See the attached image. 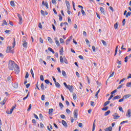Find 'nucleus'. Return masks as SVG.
<instances>
[{
	"instance_id": "nucleus-1",
	"label": "nucleus",
	"mask_w": 131,
	"mask_h": 131,
	"mask_svg": "<svg viewBox=\"0 0 131 131\" xmlns=\"http://www.w3.org/2000/svg\"><path fill=\"white\" fill-rule=\"evenodd\" d=\"M17 66H18V64H16L14 61L9 60L8 64V68L9 70H14Z\"/></svg>"
},
{
	"instance_id": "nucleus-2",
	"label": "nucleus",
	"mask_w": 131,
	"mask_h": 131,
	"mask_svg": "<svg viewBox=\"0 0 131 131\" xmlns=\"http://www.w3.org/2000/svg\"><path fill=\"white\" fill-rule=\"evenodd\" d=\"M60 63H65L66 64H68V61L66 59V57H63L62 56H60Z\"/></svg>"
},
{
	"instance_id": "nucleus-3",
	"label": "nucleus",
	"mask_w": 131,
	"mask_h": 131,
	"mask_svg": "<svg viewBox=\"0 0 131 131\" xmlns=\"http://www.w3.org/2000/svg\"><path fill=\"white\" fill-rule=\"evenodd\" d=\"M17 16L18 18L19 19V24L21 25L22 23H23V19L22 18V16L20 15V14H17Z\"/></svg>"
},
{
	"instance_id": "nucleus-4",
	"label": "nucleus",
	"mask_w": 131,
	"mask_h": 131,
	"mask_svg": "<svg viewBox=\"0 0 131 131\" xmlns=\"http://www.w3.org/2000/svg\"><path fill=\"white\" fill-rule=\"evenodd\" d=\"M54 40H55V43L58 47H60V42H59V40H58V37H55Z\"/></svg>"
},
{
	"instance_id": "nucleus-5",
	"label": "nucleus",
	"mask_w": 131,
	"mask_h": 131,
	"mask_svg": "<svg viewBox=\"0 0 131 131\" xmlns=\"http://www.w3.org/2000/svg\"><path fill=\"white\" fill-rule=\"evenodd\" d=\"M77 116H78V111L77 110H75L74 111V118H77Z\"/></svg>"
},
{
	"instance_id": "nucleus-6",
	"label": "nucleus",
	"mask_w": 131,
	"mask_h": 131,
	"mask_svg": "<svg viewBox=\"0 0 131 131\" xmlns=\"http://www.w3.org/2000/svg\"><path fill=\"white\" fill-rule=\"evenodd\" d=\"M14 71L16 73L18 74L19 72H20V69L19 68V67L18 66H16L14 69Z\"/></svg>"
},
{
	"instance_id": "nucleus-7",
	"label": "nucleus",
	"mask_w": 131,
	"mask_h": 131,
	"mask_svg": "<svg viewBox=\"0 0 131 131\" xmlns=\"http://www.w3.org/2000/svg\"><path fill=\"white\" fill-rule=\"evenodd\" d=\"M66 5L68 10H70V3H69L68 1H66Z\"/></svg>"
},
{
	"instance_id": "nucleus-8",
	"label": "nucleus",
	"mask_w": 131,
	"mask_h": 131,
	"mask_svg": "<svg viewBox=\"0 0 131 131\" xmlns=\"http://www.w3.org/2000/svg\"><path fill=\"white\" fill-rule=\"evenodd\" d=\"M6 53H12V47H7V50H6Z\"/></svg>"
},
{
	"instance_id": "nucleus-9",
	"label": "nucleus",
	"mask_w": 131,
	"mask_h": 131,
	"mask_svg": "<svg viewBox=\"0 0 131 131\" xmlns=\"http://www.w3.org/2000/svg\"><path fill=\"white\" fill-rule=\"evenodd\" d=\"M67 89H68L71 93H72V92H73V89L72 88V86L70 85V84L68 85V87H67Z\"/></svg>"
},
{
	"instance_id": "nucleus-10",
	"label": "nucleus",
	"mask_w": 131,
	"mask_h": 131,
	"mask_svg": "<svg viewBox=\"0 0 131 131\" xmlns=\"http://www.w3.org/2000/svg\"><path fill=\"white\" fill-rule=\"evenodd\" d=\"M15 108H16V106H12V108L11 109H10V111L6 112V113H7L8 114H12V113H13V111H14V109H15Z\"/></svg>"
},
{
	"instance_id": "nucleus-11",
	"label": "nucleus",
	"mask_w": 131,
	"mask_h": 131,
	"mask_svg": "<svg viewBox=\"0 0 131 131\" xmlns=\"http://www.w3.org/2000/svg\"><path fill=\"white\" fill-rule=\"evenodd\" d=\"M23 47L25 48V49H27L28 47H27V42L26 41V40H24L23 41Z\"/></svg>"
},
{
	"instance_id": "nucleus-12",
	"label": "nucleus",
	"mask_w": 131,
	"mask_h": 131,
	"mask_svg": "<svg viewBox=\"0 0 131 131\" xmlns=\"http://www.w3.org/2000/svg\"><path fill=\"white\" fill-rule=\"evenodd\" d=\"M72 39V36H71L69 38H68V39L66 40V45H69V43L70 42V40Z\"/></svg>"
},
{
	"instance_id": "nucleus-13",
	"label": "nucleus",
	"mask_w": 131,
	"mask_h": 131,
	"mask_svg": "<svg viewBox=\"0 0 131 131\" xmlns=\"http://www.w3.org/2000/svg\"><path fill=\"white\" fill-rule=\"evenodd\" d=\"M131 110L130 109L128 110L127 111V113L126 115V116H127V117H130L131 116Z\"/></svg>"
},
{
	"instance_id": "nucleus-14",
	"label": "nucleus",
	"mask_w": 131,
	"mask_h": 131,
	"mask_svg": "<svg viewBox=\"0 0 131 131\" xmlns=\"http://www.w3.org/2000/svg\"><path fill=\"white\" fill-rule=\"evenodd\" d=\"M113 116L114 117V119H118V118L120 117V116H118L117 113H115L114 115H113Z\"/></svg>"
},
{
	"instance_id": "nucleus-15",
	"label": "nucleus",
	"mask_w": 131,
	"mask_h": 131,
	"mask_svg": "<svg viewBox=\"0 0 131 131\" xmlns=\"http://www.w3.org/2000/svg\"><path fill=\"white\" fill-rule=\"evenodd\" d=\"M61 122L62 123V125L65 126V127H67V126H68V125H67V122H66V121H65L64 120H62Z\"/></svg>"
},
{
	"instance_id": "nucleus-16",
	"label": "nucleus",
	"mask_w": 131,
	"mask_h": 131,
	"mask_svg": "<svg viewBox=\"0 0 131 131\" xmlns=\"http://www.w3.org/2000/svg\"><path fill=\"white\" fill-rule=\"evenodd\" d=\"M120 98H121L120 95H117L113 98V100L114 101V100H118V99H120Z\"/></svg>"
},
{
	"instance_id": "nucleus-17",
	"label": "nucleus",
	"mask_w": 131,
	"mask_h": 131,
	"mask_svg": "<svg viewBox=\"0 0 131 131\" xmlns=\"http://www.w3.org/2000/svg\"><path fill=\"white\" fill-rule=\"evenodd\" d=\"M100 12H101L102 14H105V9H104V8L100 7Z\"/></svg>"
},
{
	"instance_id": "nucleus-18",
	"label": "nucleus",
	"mask_w": 131,
	"mask_h": 131,
	"mask_svg": "<svg viewBox=\"0 0 131 131\" xmlns=\"http://www.w3.org/2000/svg\"><path fill=\"white\" fill-rule=\"evenodd\" d=\"M130 97H131V95L130 94H126V95H125L123 98L124 99H128V98H129Z\"/></svg>"
},
{
	"instance_id": "nucleus-19",
	"label": "nucleus",
	"mask_w": 131,
	"mask_h": 131,
	"mask_svg": "<svg viewBox=\"0 0 131 131\" xmlns=\"http://www.w3.org/2000/svg\"><path fill=\"white\" fill-rule=\"evenodd\" d=\"M55 84L58 89H60V88H61V85H60V83H59V82H55Z\"/></svg>"
},
{
	"instance_id": "nucleus-20",
	"label": "nucleus",
	"mask_w": 131,
	"mask_h": 131,
	"mask_svg": "<svg viewBox=\"0 0 131 131\" xmlns=\"http://www.w3.org/2000/svg\"><path fill=\"white\" fill-rule=\"evenodd\" d=\"M105 131H112V127L110 126L105 129Z\"/></svg>"
},
{
	"instance_id": "nucleus-21",
	"label": "nucleus",
	"mask_w": 131,
	"mask_h": 131,
	"mask_svg": "<svg viewBox=\"0 0 131 131\" xmlns=\"http://www.w3.org/2000/svg\"><path fill=\"white\" fill-rule=\"evenodd\" d=\"M48 40L50 43H53V39L50 37H48Z\"/></svg>"
},
{
	"instance_id": "nucleus-22",
	"label": "nucleus",
	"mask_w": 131,
	"mask_h": 131,
	"mask_svg": "<svg viewBox=\"0 0 131 131\" xmlns=\"http://www.w3.org/2000/svg\"><path fill=\"white\" fill-rule=\"evenodd\" d=\"M54 112V109L53 108H50L49 109V114H52L53 113V112Z\"/></svg>"
},
{
	"instance_id": "nucleus-23",
	"label": "nucleus",
	"mask_w": 131,
	"mask_h": 131,
	"mask_svg": "<svg viewBox=\"0 0 131 131\" xmlns=\"http://www.w3.org/2000/svg\"><path fill=\"white\" fill-rule=\"evenodd\" d=\"M48 51H50V52H51V53H52L53 54H55V51H54L53 50V49H52V48L51 47L48 48Z\"/></svg>"
},
{
	"instance_id": "nucleus-24",
	"label": "nucleus",
	"mask_w": 131,
	"mask_h": 131,
	"mask_svg": "<svg viewBox=\"0 0 131 131\" xmlns=\"http://www.w3.org/2000/svg\"><path fill=\"white\" fill-rule=\"evenodd\" d=\"M114 27L115 29H117V28H118V22H117V23L114 25Z\"/></svg>"
},
{
	"instance_id": "nucleus-25",
	"label": "nucleus",
	"mask_w": 131,
	"mask_h": 131,
	"mask_svg": "<svg viewBox=\"0 0 131 131\" xmlns=\"http://www.w3.org/2000/svg\"><path fill=\"white\" fill-rule=\"evenodd\" d=\"M63 53H64V50L63 49V48H62L60 50H59V54L60 55H63Z\"/></svg>"
},
{
	"instance_id": "nucleus-26",
	"label": "nucleus",
	"mask_w": 131,
	"mask_h": 131,
	"mask_svg": "<svg viewBox=\"0 0 131 131\" xmlns=\"http://www.w3.org/2000/svg\"><path fill=\"white\" fill-rule=\"evenodd\" d=\"M111 112L110 111H107L105 113L104 116H107V115H109V114H110Z\"/></svg>"
},
{
	"instance_id": "nucleus-27",
	"label": "nucleus",
	"mask_w": 131,
	"mask_h": 131,
	"mask_svg": "<svg viewBox=\"0 0 131 131\" xmlns=\"http://www.w3.org/2000/svg\"><path fill=\"white\" fill-rule=\"evenodd\" d=\"M4 23L2 24V26H4L5 25H8V23H7V21L6 20H3Z\"/></svg>"
},
{
	"instance_id": "nucleus-28",
	"label": "nucleus",
	"mask_w": 131,
	"mask_h": 131,
	"mask_svg": "<svg viewBox=\"0 0 131 131\" xmlns=\"http://www.w3.org/2000/svg\"><path fill=\"white\" fill-rule=\"evenodd\" d=\"M126 86H127V88H131V82H127L126 84Z\"/></svg>"
},
{
	"instance_id": "nucleus-29",
	"label": "nucleus",
	"mask_w": 131,
	"mask_h": 131,
	"mask_svg": "<svg viewBox=\"0 0 131 131\" xmlns=\"http://www.w3.org/2000/svg\"><path fill=\"white\" fill-rule=\"evenodd\" d=\"M30 72H31V74H32V76L33 78H34V73H33V70H32V69H31Z\"/></svg>"
},
{
	"instance_id": "nucleus-30",
	"label": "nucleus",
	"mask_w": 131,
	"mask_h": 131,
	"mask_svg": "<svg viewBox=\"0 0 131 131\" xmlns=\"http://www.w3.org/2000/svg\"><path fill=\"white\" fill-rule=\"evenodd\" d=\"M10 5L12 7H15V2L13 1H11Z\"/></svg>"
},
{
	"instance_id": "nucleus-31",
	"label": "nucleus",
	"mask_w": 131,
	"mask_h": 131,
	"mask_svg": "<svg viewBox=\"0 0 131 131\" xmlns=\"http://www.w3.org/2000/svg\"><path fill=\"white\" fill-rule=\"evenodd\" d=\"M110 104V101H107L104 103V106L106 107V106L108 104Z\"/></svg>"
},
{
	"instance_id": "nucleus-32",
	"label": "nucleus",
	"mask_w": 131,
	"mask_h": 131,
	"mask_svg": "<svg viewBox=\"0 0 131 131\" xmlns=\"http://www.w3.org/2000/svg\"><path fill=\"white\" fill-rule=\"evenodd\" d=\"M118 50V46H117L116 47V49H115V55L114 56H116L117 54V51Z\"/></svg>"
},
{
	"instance_id": "nucleus-33",
	"label": "nucleus",
	"mask_w": 131,
	"mask_h": 131,
	"mask_svg": "<svg viewBox=\"0 0 131 131\" xmlns=\"http://www.w3.org/2000/svg\"><path fill=\"white\" fill-rule=\"evenodd\" d=\"M40 88L42 91L45 90V85H43V83H42L40 85Z\"/></svg>"
},
{
	"instance_id": "nucleus-34",
	"label": "nucleus",
	"mask_w": 131,
	"mask_h": 131,
	"mask_svg": "<svg viewBox=\"0 0 131 131\" xmlns=\"http://www.w3.org/2000/svg\"><path fill=\"white\" fill-rule=\"evenodd\" d=\"M72 4L74 10L76 11V9H75V3H74V2L72 1Z\"/></svg>"
},
{
	"instance_id": "nucleus-35",
	"label": "nucleus",
	"mask_w": 131,
	"mask_h": 131,
	"mask_svg": "<svg viewBox=\"0 0 131 131\" xmlns=\"http://www.w3.org/2000/svg\"><path fill=\"white\" fill-rule=\"evenodd\" d=\"M7 100L6 99H4L3 101L1 102V105H4L5 104H6V102Z\"/></svg>"
},
{
	"instance_id": "nucleus-36",
	"label": "nucleus",
	"mask_w": 131,
	"mask_h": 131,
	"mask_svg": "<svg viewBox=\"0 0 131 131\" xmlns=\"http://www.w3.org/2000/svg\"><path fill=\"white\" fill-rule=\"evenodd\" d=\"M7 80L8 81H9V82L12 81V76H10L9 77H8Z\"/></svg>"
},
{
	"instance_id": "nucleus-37",
	"label": "nucleus",
	"mask_w": 131,
	"mask_h": 131,
	"mask_svg": "<svg viewBox=\"0 0 131 131\" xmlns=\"http://www.w3.org/2000/svg\"><path fill=\"white\" fill-rule=\"evenodd\" d=\"M40 79L41 80V81H43L45 80V79L43 78V75H41L40 76Z\"/></svg>"
},
{
	"instance_id": "nucleus-38",
	"label": "nucleus",
	"mask_w": 131,
	"mask_h": 131,
	"mask_svg": "<svg viewBox=\"0 0 131 131\" xmlns=\"http://www.w3.org/2000/svg\"><path fill=\"white\" fill-rule=\"evenodd\" d=\"M66 111L68 114H70V113H71V111L69 108H67Z\"/></svg>"
},
{
	"instance_id": "nucleus-39",
	"label": "nucleus",
	"mask_w": 131,
	"mask_h": 131,
	"mask_svg": "<svg viewBox=\"0 0 131 131\" xmlns=\"http://www.w3.org/2000/svg\"><path fill=\"white\" fill-rule=\"evenodd\" d=\"M28 97H29V92L28 93L27 95L26 96V97H24L23 100H26V99H27L28 98Z\"/></svg>"
},
{
	"instance_id": "nucleus-40",
	"label": "nucleus",
	"mask_w": 131,
	"mask_h": 131,
	"mask_svg": "<svg viewBox=\"0 0 131 131\" xmlns=\"http://www.w3.org/2000/svg\"><path fill=\"white\" fill-rule=\"evenodd\" d=\"M130 14H131V12L130 11H128L127 14H126V18L128 17V16H130Z\"/></svg>"
},
{
	"instance_id": "nucleus-41",
	"label": "nucleus",
	"mask_w": 131,
	"mask_h": 131,
	"mask_svg": "<svg viewBox=\"0 0 131 131\" xmlns=\"http://www.w3.org/2000/svg\"><path fill=\"white\" fill-rule=\"evenodd\" d=\"M46 96H45V95H42L41 97V100L42 101H45V98Z\"/></svg>"
},
{
	"instance_id": "nucleus-42",
	"label": "nucleus",
	"mask_w": 131,
	"mask_h": 131,
	"mask_svg": "<svg viewBox=\"0 0 131 131\" xmlns=\"http://www.w3.org/2000/svg\"><path fill=\"white\" fill-rule=\"evenodd\" d=\"M59 105L60 108H63L64 107V105H63V103H62V102H59Z\"/></svg>"
},
{
	"instance_id": "nucleus-43",
	"label": "nucleus",
	"mask_w": 131,
	"mask_h": 131,
	"mask_svg": "<svg viewBox=\"0 0 131 131\" xmlns=\"http://www.w3.org/2000/svg\"><path fill=\"white\" fill-rule=\"evenodd\" d=\"M81 12L83 15V16H85V12H84V10L83 9L81 10Z\"/></svg>"
},
{
	"instance_id": "nucleus-44",
	"label": "nucleus",
	"mask_w": 131,
	"mask_h": 131,
	"mask_svg": "<svg viewBox=\"0 0 131 131\" xmlns=\"http://www.w3.org/2000/svg\"><path fill=\"white\" fill-rule=\"evenodd\" d=\"M108 106L103 107L102 108V110H103V111H107V110H108Z\"/></svg>"
},
{
	"instance_id": "nucleus-45",
	"label": "nucleus",
	"mask_w": 131,
	"mask_h": 131,
	"mask_svg": "<svg viewBox=\"0 0 131 131\" xmlns=\"http://www.w3.org/2000/svg\"><path fill=\"white\" fill-rule=\"evenodd\" d=\"M62 74L63 76H66V75H67L65 71H62Z\"/></svg>"
},
{
	"instance_id": "nucleus-46",
	"label": "nucleus",
	"mask_w": 131,
	"mask_h": 131,
	"mask_svg": "<svg viewBox=\"0 0 131 131\" xmlns=\"http://www.w3.org/2000/svg\"><path fill=\"white\" fill-rule=\"evenodd\" d=\"M68 23H69V24H71V23H72L71 18H70L69 17H68Z\"/></svg>"
},
{
	"instance_id": "nucleus-47",
	"label": "nucleus",
	"mask_w": 131,
	"mask_h": 131,
	"mask_svg": "<svg viewBox=\"0 0 131 131\" xmlns=\"http://www.w3.org/2000/svg\"><path fill=\"white\" fill-rule=\"evenodd\" d=\"M59 41L60 43H64V39H63L62 38H60Z\"/></svg>"
},
{
	"instance_id": "nucleus-48",
	"label": "nucleus",
	"mask_w": 131,
	"mask_h": 131,
	"mask_svg": "<svg viewBox=\"0 0 131 131\" xmlns=\"http://www.w3.org/2000/svg\"><path fill=\"white\" fill-rule=\"evenodd\" d=\"M28 77H29V74L28 73V72H27L25 76V78L27 79L28 78Z\"/></svg>"
},
{
	"instance_id": "nucleus-49",
	"label": "nucleus",
	"mask_w": 131,
	"mask_h": 131,
	"mask_svg": "<svg viewBox=\"0 0 131 131\" xmlns=\"http://www.w3.org/2000/svg\"><path fill=\"white\" fill-rule=\"evenodd\" d=\"M96 121V120H94V122L93 123V128H92V131H95V122Z\"/></svg>"
},
{
	"instance_id": "nucleus-50",
	"label": "nucleus",
	"mask_w": 131,
	"mask_h": 131,
	"mask_svg": "<svg viewBox=\"0 0 131 131\" xmlns=\"http://www.w3.org/2000/svg\"><path fill=\"white\" fill-rule=\"evenodd\" d=\"M59 21H62V20H63V17H62V15H61V14H59Z\"/></svg>"
},
{
	"instance_id": "nucleus-51",
	"label": "nucleus",
	"mask_w": 131,
	"mask_h": 131,
	"mask_svg": "<svg viewBox=\"0 0 131 131\" xmlns=\"http://www.w3.org/2000/svg\"><path fill=\"white\" fill-rule=\"evenodd\" d=\"M101 42L103 43V45H104V46H106V45L107 44V43L106 42V41L104 40H101Z\"/></svg>"
},
{
	"instance_id": "nucleus-52",
	"label": "nucleus",
	"mask_w": 131,
	"mask_h": 131,
	"mask_svg": "<svg viewBox=\"0 0 131 131\" xmlns=\"http://www.w3.org/2000/svg\"><path fill=\"white\" fill-rule=\"evenodd\" d=\"M128 122V121L126 120V121H123L121 122L120 124H123V123H127Z\"/></svg>"
},
{
	"instance_id": "nucleus-53",
	"label": "nucleus",
	"mask_w": 131,
	"mask_h": 131,
	"mask_svg": "<svg viewBox=\"0 0 131 131\" xmlns=\"http://www.w3.org/2000/svg\"><path fill=\"white\" fill-rule=\"evenodd\" d=\"M113 76H114V72H113L110 75L109 78L111 77H113Z\"/></svg>"
},
{
	"instance_id": "nucleus-54",
	"label": "nucleus",
	"mask_w": 131,
	"mask_h": 131,
	"mask_svg": "<svg viewBox=\"0 0 131 131\" xmlns=\"http://www.w3.org/2000/svg\"><path fill=\"white\" fill-rule=\"evenodd\" d=\"M39 41L41 43H43V39H42V38H41V37L39 38Z\"/></svg>"
},
{
	"instance_id": "nucleus-55",
	"label": "nucleus",
	"mask_w": 131,
	"mask_h": 131,
	"mask_svg": "<svg viewBox=\"0 0 131 131\" xmlns=\"http://www.w3.org/2000/svg\"><path fill=\"white\" fill-rule=\"evenodd\" d=\"M125 25V19H123L122 21V26H124Z\"/></svg>"
},
{
	"instance_id": "nucleus-56",
	"label": "nucleus",
	"mask_w": 131,
	"mask_h": 131,
	"mask_svg": "<svg viewBox=\"0 0 131 131\" xmlns=\"http://www.w3.org/2000/svg\"><path fill=\"white\" fill-rule=\"evenodd\" d=\"M73 98L74 100H76V94H73Z\"/></svg>"
},
{
	"instance_id": "nucleus-57",
	"label": "nucleus",
	"mask_w": 131,
	"mask_h": 131,
	"mask_svg": "<svg viewBox=\"0 0 131 131\" xmlns=\"http://www.w3.org/2000/svg\"><path fill=\"white\" fill-rule=\"evenodd\" d=\"M127 59H129V58H128V56H126V57H125V60H124V62H125V63H127Z\"/></svg>"
},
{
	"instance_id": "nucleus-58",
	"label": "nucleus",
	"mask_w": 131,
	"mask_h": 131,
	"mask_svg": "<svg viewBox=\"0 0 131 131\" xmlns=\"http://www.w3.org/2000/svg\"><path fill=\"white\" fill-rule=\"evenodd\" d=\"M122 86H123V84H121L120 85H119L118 87H117V90H119V89H121V88H122Z\"/></svg>"
},
{
	"instance_id": "nucleus-59",
	"label": "nucleus",
	"mask_w": 131,
	"mask_h": 131,
	"mask_svg": "<svg viewBox=\"0 0 131 131\" xmlns=\"http://www.w3.org/2000/svg\"><path fill=\"white\" fill-rule=\"evenodd\" d=\"M124 100V98L122 97V98L119 100L118 102L120 103V102H123Z\"/></svg>"
},
{
	"instance_id": "nucleus-60",
	"label": "nucleus",
	"mask_w": 131,
	"mask_h": 131,
	"mask_svg": "<svg viewBox=\"0 0 131 131\" xmlns=\"http://www.w3.org/2000/svg\"><path fill=\"white\" fill-rule=\"evenodd\" d=\"M45 6L47 9H49V3H48V2L45 3Z\"/></svg>"
},
{
	"instance_id": "nucleus-61",
	"label": "nucleus",
	"mask_w": 131,
	"mask_h": 131,
	"mask_svg": "<svg viewBox=\"0 0 131 131\" xmlns=\"http://www.w3.org/2000/svg\"><path fill=\"white\" fill-rule=\"evenodd\" d=\"M45 81L47 83V84H50V80L47 79V80H45Z\"/></svg>"
},
{
	"instance_id": "nucleus-62",
	"label": "nucleus",
	"mask_w": 131,
	"mask_h": 131,
	"mask_svg": "<svg viewBox=\"0 0 131 131\" xmlns=\"http://www.w3.org/2000/svg\"><path fill=\"white\" fill-rule=\"evenodd\" d=\"M119 111H121V112H123V110L122 109V107L121 106L119 107Z\"/></svg>"
},
{
	"instance_id": "nucleus-63",
	"label": "nucleus",
	"mask_w": 131,
	"mask_h": 131,
	"mask_svg": "<svg viewBox=\"0 0 131 131\" xmlns=\"http://www.w3.org/2000/svg\"><path fill=\"white\" fill-rule=\"evenodd\" d=\"M31 107H32V105H31V104H30L29 105V108L27 110V111H30V110L31 109Z\"/></svg>"
},
{
	"instance_id": "nucleus-64",
	"label": "nucleus",
	"mask_w": 131,
	"mask_h": 131,
	"mask_svg": "<svg viewBox=\"0 0 131 131\" xmlns=\"http://www.w3.org/2000/svg\"><path fill=\"white\" fill-rule=\"evenodd\" d=\"M33 116L35 117V118H36V119H38V117L37 116V115H36V114H34Z\"/></svg>"
}]
</instances>
